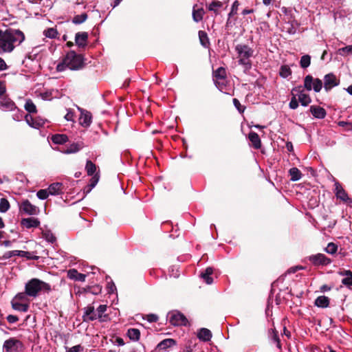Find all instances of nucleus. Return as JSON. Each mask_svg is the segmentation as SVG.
<instances>
[{
    "label": "nucleus",
    "mask_w": 352,
    "mask_h": 352,
    "mask_svg": "<svg viewBox=\"0 0 352 352\" xmlns=\"http://www.w3.org/2000/svg\"><path fill=\"white\" fill-rule=\"evenodd\" d=\"M25 38L20 30L10 28L5 31L0 30V54L12 52L24 41Z\"/></svg>",
    "instance_id": "obj_1"
},
{
    "label": "nucleus",
    "mask_w": 352,
    "mask_h": 352,
    "mask_svg": "<svg viewBox=\"0 0 352 352\" xmlns=\"http://www.w3.org/2000/svg\"><path fill=\"white\" fill-rule=\"evenodd\" d=\"M84 65V58L80 55L77 54L74 51H69L62 62L59 63L56 66L58 72H63L67 68L71 70L80 69Z\"/></svg>",
    "instance_id": "obj_2"
},
{
    "label": "nucleus",
    "mask_w": 352,
    "mask_h": 352,
    "mask_svg": "<svg viewBox=\"0 0 352 352\" xmlns=\"http://www.w3.org/2000/svg\"><path fill=\"white\" fill-rule=\"evenodd\" d=\"M235 51L237 53L239 65L243 67L245 73H248L252 68L250 58L253 56L254 50L248 45L239 44L236 45Z\"/></svg>",
    "instance_id": "obj_3"
},
{
    "label": "nucleus",
    "mask_w": 352,
    "mask_h": 352,
    "mask_svg": "<svg viewBox=\"0 0 352 352\" xmlns=\"http://www.w3.org/2000/svg\"><path fill=\"white\" fill-rule=\"evenodd\" d=\"M50 285L38 278H32L25 285V290L29 297L36 298L41 291H50Z\"/></svg>",
    "instance_id": "obj_4"
},
{
    "label": "nucleus",
    "mask_w": 352,
    "mask_h": 352,
    "mask_svg": "<svg viewBox=\"0 0 352 352\" xmlns=\"http://www.w3.org/2000/svg\"><path fill=\"white\" fill-rule=\"evenodd\" d=\"M167 318L173 326H186L188 322L186 316L177 311H170L167 315Z\"/></svg>",
    "instance_id": "obj_5"
},
{
    "label": "nucleus",
    "mask_w": 352,
    "mask_h": 352,
    "mask_svg": "<svg viewBox=\"0 0 352 352\" xmlns=\"http://www.w3.org/2000/svg\"><path fill=\"white\" fill-rule=\"evenodd\" d=\"M308 259L315 266H327L332 262L331 258L321 253L311 255Z\"/></svg>",
    "instance_id": "obj_6"
},
{
    "label": "nucleus",
    "mask_w": 352,
    "mask_h": 352,
    "mask_svg": "<svg viewBox=\"0 0 352 352\" xmlns=\"http://www.w3.org/2000/svg\"><path fill=\"white\" fill-rule=\"evenodd\" d=\"M335 186V195L337 199L342 200V201L347 203L351 207H352V199H351L346 192L344 190L341 184L336 182Z\"/></svg>",
    "instance_id": "obj_7"
},
{
    "label": "nucleus",
    "mask_w": 352,
    "mask_h": 352,
    "mask_svg": "<svg viewBox=\"0 0 352 352\" xmlns=\"http://www.w3.org/2000/svg\"><path fill=\"white\" fill-rule=\"evenodd\" d=\"M20 210L28 215H37L40 212L39 208L32 204L28 199L21 202Z\"/></svg>",
    "instance_id": "obj_8"
},
{
    "label": "nucleus",
    "mask_w": 352,
    "mask_h": 352,
    "mask_svg": "<svg viewBox=\"0 0 352 352\" xmlns=\"http://www.w3.org/2000/svg\"><path fill=\"white\" fill-rule=\"evenodd\" d=\"M339 85V80L337 79L336 76L332 74H328L324 77V88L327 91H329L333 87Z\"/></svg>",
    "instance_id": "obj_9"
},
{
    "label": "nucleus",
    "mask_w": 352,
    "mask_h": 352,
    "mask_svg": "<svg viewBox=\"0 0 352 352\" xmlns=\"http://www.w3.org/2000/svg\"><path fill=\"white\" fill-rule=\"evenodd\" d=\"M292 94L296 93V94L298 96V100L304 107L309 105L311 102L309 96L302 92L301 87H294L292 89Z\"/></svg>",
    "instance_id": "obj_10"
},
{
    "label": "nucleus",
    "mask_w": 352,
    "mask_h": 352,
    "mask_svg": "<svg viewBox=\"0 0 352 352\" xmlns=\"http://www.w3.org/2000/svg\"><path fill=\"white\" fill-rule=\"evenodd\" d=\"M17 109L15 103L9 98L3 97L0 100V109L4 111H14Z\"/></svg>",
    "instance_id": "obj_11"
},
{
    "label": "nucleus",
    "mask_w": 352,
    "mask_h": 352,
    "mask_svg": "<svg viewBox=\"0 0 352 352\" xmlns=\"http://www.w3.org/2000/svg\"><path fill=\"white\" fill-rule=\"evenodd\" d=\"M81 114L79 118V124L83 127H88L91 123V114L90 112L80 107L78 108Z\"/></svg>",
    "instance_id": "obj_12"
},
{
    "label": "nucleus",
    "mask_w": 352,
    "mask_h": 352,
    "mask_svg": "<svg viewBox=\"0 0 352 352\" xmlns=\"http://www.w3.org/2000/svg\"><path fill=\"white\" fill-rule=\"evenodd\" d=\"M88 33L86 32H77L75 35V43L79 47H85L87 45Z\"/></svg>",
    "instance_id": "obj_13"
},
{
    "label": "nucleus",
    "mask_w": 352,
    "mask_h": 352,
    "mask_svg": "<svg viewBox=\"0 0 352 352\" xmlns=\"http://www.w3.org/2000/svg\"><path fill=\"white\" fill-rule=\"evenodd\" d=\"M21 224L23 227L30 229L40 226V221L36 218L30 217L22 219Z\"/></svg>",
    "instance_id": "obj_14"
},
{
    "label": "nucleus",
    "mask_w": 352,
    "mask_h": 352,
    "mask_svg": "<svg viewBox=\"0 0 352 352\" xmlns=\"http://www.w3.org/2000/svg\"><path fill=\"white\" fill-rule=\"evenodd\" d=\"M25 120L27 124L32 128L38 129L45 124V121L42 119L37 120L34 118L32 116L27 114L25 116Z\"/></svg>",
    "instance_id": "obj_15"
},
{
    "label": "nucleus",
    "mask_w": 352,
    "mask_h": 352,
    "mask_svg": "<svg viewBox=\"0 0 352 352\" xmlns=\"http://www.w3.org/2000/svg\"><path fill=\"white\" fill-rule=\"evenodd\" d=\"M84 146L85 144L82 142H74L69 144L63 153L65 154L76 153L80 151Z\"/></svg>",
    "instance_id": "obj_16"
},
{
    "label": "nucleus",
    "mask_w": 352,
    "mask_h": 352,
    "mask_svg": "<svg viewBox=\"0 0 352 352\" xmlns=\"http://www.w3.org/2000/svg\"><path fill=\"white\" fill-rule=\"evenodd\" d=\"M300 26V23L295 19L286 23V26L284 28L287 33L290 35L295 34Z\"/></svg>",
    "instance_id": "obj_17"
},
{
    "label": "nucleus",
    "mask_w": 352,
    "mask_h": 352,
    "mask_svg": "<svg viewBox=\"0 0 352 352\" xmlns=\"http://www.w3.org/2000/svg\"><path fill=\"white\" fill-rule=\"evenodd\" d=\"M310 112L311 114L318 119H322L326 116V111L322 107L318 106H311Z\"/></svg>",
    "instance_id": "obj_18"
},
{
    "label": "nucleus",
    "mask_w": 352,
    "mask_h": 352,
    "mask_svg": "<svg viewBox=\"0 0 352 352\" xmlns=\"http://www.w3.org/2000/svg\"><path fill=\"white\" fill-rule=\"evenodd\" d=\"M21 342L14 338H10L4 342L3 349L7 351H12L17 349V345Z\"/></svg>",
    "instance_id": "obj_19"
},
{
    "label": "nucleus",
    "mask_w": 352,
    "mask_h": 352,
    "mask_svg": "<svg viewBox=\"0 0 352 352\" xmlns=\"http://www.w3.org/2000/svg\"><path fill=\"white\" fill-rule=\"evenodd\" d=\"M50 195H58L63 193V184L56 182L50 184L47 188Z\"/></svg>",
    "instance_id": "obj_20"
},
{
    "label": "nucleus",
    "mask_w": 352,
    "mask_h": 352,
    "mask_svg": "<svg viewBox=\"0 0 352 352\" xmlns=\"http://www.w3.org/2000/svg\"><path fill=\"white\" fill-rule=\"evenodd\" d=\"M197 338L201 341L208 342L212 338V333L208 329L201 328L197 333Z\"/></svg>",
    "instance_id": "obj_21"
},
{
    "label": "nucleus",
    "mask_w": 352,
    "mask_h": 352,
    "mask_svg": "<svg viewBox=\"0 0 352 352\" xmlns=\"http://www.w3.org/2000/svg\"><path fill=\"white\" fill-rule=\"evenodd\" d=\"M68 277L71 279L78 280V281H85L86 275L84 274H81L78 272V271L75 269L69 270L68 271Z\"/></svg>",
    "instance_id": "obj_22"
},
{
    "label": "nucleus",
    "mask_w": 352,
    "mask_h": 352,
    "mask_svg": "<svg viewBox=\"0 0 352 352\" xmlns=\"http://www.w3.org/2000/svg\"><path fill=\"white\" fill-rule=\"evenodd\" d=\"M107 309V306L106 305H100L96 309V315L100 322L107 321L108 319V315L104 314Z\"/></svg>",
    "instance_id": "obj_23"
},
{
    "label": "nucleus",
    "mask_w": 352,
    "mask_h": 352,
    "mask_svg": "<svg viewBox=\"0 0 352 352\" xmlns=\"http://www.w3.org/2000/svg\"><path fill=\"white\" fill-rule=\"evenodd\" d=\"M12 307L16 311L21 312H26L28 310L29 305L28 303H24L19 301H16L15 300H12Z\"/></svg>",
    "instance_id": "obj_24"
},
{
    "label": "nucleus",
    "mask_w": 352,
    "mask_h": 352,
    "mask_svg": "<svg viewBox=\"0 0 352 352\" xmlns=\"http://www.w3.org/2000/svg\"><path fill=\"white\" fill-rule=\"evenodd\" d=\"M314 305L318 307L326 308L329 305V298L325 296H318L314 302Z\"/></svg>",
    "instance_id": "obj_25"
},
{
    "label": "nucleus",
    "mask_w": 352,
    "mask_h": 352,
    "mask_svg": "<svg viewBox=\"0 0 352 352\" xmlns=\"http://www.w3.org/2000/svg\"><path fill=\"white\" fill-rule=\"evenodd\" d=\"M249 140L252 142L254 148H260L261 146V142L258 135L253 131L249 133Z\"/></svg>",
    "instance_id": "obj_26"
},
{
    "label": "nucleus",
    "mask_w": 352,
    "mask_h": 352,
    "mask_svg": "<svg viewBox=\"0 0 352 352\" xmlns=\"http://www.w3.org/2000/svg\"><path fill=\"white\" fill-rule=\"evenodd\" d=\"M84 317L86 318L85 320L94 321L98 319L96 315V310L95 311L94 307H87L85 308Z\"/></svg>",
    "instance_id": "obj_27"
},
{
    "label": "nucleus",
    "mask_w": 352,
    "mask_h": 352,
    "mask_svg": "<svg viewBox=\"0 0 352 352\" xmlns=\"http://www.w3.org/2000/svg\"><path fill=\"white\" fill-rule=\"evenodd\" d=\"M223 7V3L219 1H213L208 5L209 11L213 12L216 15L220 13L219 10Z\"/></svg>",
    "instance_id": "obj_28"
},
{
    "label": "nucleus",
    "mask_w": 352,
    "mask_h": 352,
    "mask_svg": "<svg viewBox=\"0 0 352 352\" xmlns=\"http://www.w3.org/2000/svg\"><path fill=\"white\" fill-rule=\"evenodd\" d=\"M51 140L56 144H63L69 140L67 135L65 134H55L52 136Z\"/></svg>",
    "instance_id": "obj_29"
},
{
    "label": "nucleus",
    "mask_w": 352,
    "mask_h": 352,
    "mask_svg": "<svg viewBox=\"0 0 352 352\" xmlns=\"http://www.w3.org/2000/svg\"><path fill=\"white\" fill-rule=\"evenodd\" d=\"M195 7L196 6L192 9V19L195 22L198 23L203 19L205 12L202 8L196 9Z\"/></svg>",
    "instance_id": "obj_30"
},
{
    "label": "nucleus",
    "mask_w": 352,
    "mask_h": 352,
    "mask_svg": "<svg viewBox=\"0 0 352 352\" xmlns=\"http://www.w3.org/2000/svg\"><path fill=\"white\" fill-rule=\"evenodd\" d=\"M213 273V270L212 267H207L204 272L201 274V277L204 280V281L210 285L213 282L212 278L210 276Z\"/></svg>",
    "instance_id": "obj_31"
},
{
    "label": "nucleus",
    "mask_w": 352,
    "mask_h": 352,
    "mask_svg": "<svg viewBox=\"0 0 352 352\" xmlns=\"http://www.w3.org/2000/svg\"><path fill=\"white\" fill-rule=\"evenodd\" d=\"M176 344V342L175 340L172 338H167L162 342H160L157 344V348L162 350H166V349L175 345Z\"/></svg>",
    "instance_id": "obj_32"
},
{
    "label": "nucleus",
    "mask_w": 352,
    "mask_h": 352,
    "mask_svg": "<svg viewBox=\"0 0 352 352\" xmlns=\"http://www.w3.org/2000/svg\"><path fill=\"white\" fill-rule=\"evenodd\" d=\"M289 174L291 177L290 179L293 182L300 180L302 175L300 170L296 167L290 168L289 170Z\"/></svg>",
    "instance_id": "obj_33"
},
{
    "label": "nucleus",
    "mask_w": 352,
    "mask_h": 352,
    "mask_svg": "<svg viewBox=\"0 0 352 352\" xmlns=\"http://www.w3.org/2000/svg\"><path fill=\"white\" fill-rule=\"evenodd\" d=\"M127 335L130 340L138 341L140 339V332L138 329L131 328L128 330Z\"/></svg>",
    "instance_id": "obj_34"
},
{
    "label": "nucleus",
    "mask_w": 352,
    "mask_h": 352,
    "mask_svg": "<svg viewBox=\"0 0 352 352\" xmlns=\"http://www.w3.org/2000/svg\"><path fill=\"white\" fill-rule=\"evenodd\" d=\"M239 5H240V3H239V1H237V0H236L233 2L232 7H231V10H230V13L228 14V19L227 21V25H228V24H229L230 19L231 18V16L237 14V11H238Z\"/></svg>",
    "instance_id": "obj_35"
},
{
    "label": "nucleus",
    "mask_w": 352,
    "mask_h": 352,
    "mask_svg": "<svg viewBox=\"0 0 352 352\" xmlns=\"http://www.w3.org/2000/svg\"><path fill=\"white\" fill-rule=\"evenodd\" d=\"M29 295L27 294L26 291L25 292L18 293L13 300L16 301L28 303Z\"/></svg>",
    "instance_id": "obj_36"
},
{
    "label": "nucleus",
    "mask_w": 352,
    "mask_h": 352,
    "mask_svg": "<svg viewBox=\"0 0 352 352\" xmlns=\"http://www.w3.org/2000/svg\"><path fill=\"white\" fill-rule=\"evenodd\" d=\"M85 169L88 175H93L96 170V166L91 161L87 160L85 166Z\"/></svg>",
    "instance_id": "obj_37"
},
{
    "label": "nucleus",
    "mask_w": 352,
    "mask_h": 352,
    "mask_svg": "<svg viewBox=\"0 0 352 352\" xmlns=\"http://www.w3.org/2000/svg\"><path fill=\"white\" fill-rule=\"evenodd\" d=\"M87 19V14L86 13H82L81 14H78L74 16L72 19V23L74 24H81L84 23Z\"/></svg>",
    "instance_id": "obj_38"
},
{
    "label": "nucleus",
    "mask_w": 352,
    "mask_h": 352,
    "mask_svg": "<svg viewBox=\"0 0 352 352\" xmlns=\"http://www.w3.org/2000/svg\"><path fill=\"white\" fill-rule=\"evenodd\" d=\"M311 64V56L308 54L303 55L300 58V65L302 68H307Z\"/></svg>",
    "instance_id": "obj_39"
},
{
    "label": "nucleus",
    "mask_w": 352,
    "mask_h": 352,
    "mask_svg": "<svg viewBox=\"0 0 352 352\" xmlns=\"http://www.w3.org/2000/svg\"><path fill=\"white\" fill-rule=\"evenodd\" d=\"M43 237L48 242L53 243L56 241V237L50 230H44L42 232Z\"/></svg>",
    "instance_id": "obj_40"
},
{
    "label": "nucleus",
    "mask_w": 352,
    "mask_h": 352,
    "mask_svg": "<svg viewBox=\"0 0 352 352\" xmlns=\"http://www.w3.org/2000/svg\"><path fill=\"white\" fill-rule=\"evenodd\" d=\"M279 74L284 78H287L292 74L291 69L287 65H282L280 69Z\"/></svg>",
    "instance_id": "obj_41"
},
{
    "label": "nucleus",
    "mask_w": 352,
    "mask_h": 352,
    "mask_svg": "<svg viewBox=\"0 0 352 352\" xmlns=\"http://www.w3.org/2000/svg\"><path fill=\"white\" fill-rule=\"evenodd\" d=\"M314 78L311 75H307L304 79V87L307 91L312 89Z\"/></svg>",
    "instance_id": "obj_42"
},
{
    "label": "nucleus",
    "mask_w": 352,
    "mask_h": 352,
    "mask_svg": "<svg viewBox=\"0 0 352 352\" xmlns=\"http://www.w3.org/2000/svg\"><path fill=\"white\" fill-rule=\"evenodd\" d=\"M338 250V245L333 243H329L327 246L324 248V251L329 254H334Z\"/></svg>",
    "instance_id": "obj_43"
},
{
    "label": "nucleus",
    "mask_w": 352,
    "mask_h": 352,
    "mask_svg": "<svg viewBox=\"0 0 352 352\" xmlns=\"http://www.w3.org/2000/svg\"><path fill=\"white\" fill-rule=\"evenodd\" d=\"M43 34L47 38H55L58 35V32L56 29L51 28L45 30Z\"/></svg>",
    "instance_id": "obj_44"
},
{
    "label": "nucleus",
    "mask_w": 352,
    "mask_h": 352,
    "mask_svg": "<svg viewBox=\"0 0 352 352\" xmlns=\"http://www.w3.org/2000/svg\"><path fill=\"white\" fill-rule=\"evenodd\" d=\"M9 208H10L9 201L5 198H1L0 199V212H6L9 210Z\"/></svg>",
    "instance_id": "obj_45"
},
{
    "label": "nucleus",
    "mask_w": 352,
    "mask_h": 352,
    "mask_svg": "<svg viewBox=\"0 0 352 352\" xmlns=\"http://www.w3.org/2000/svg\"><path fill=\"white\" fill-rule=\"evenodd\" d=\"M338 53L341 56L352 55V45L340 48Z\"/></svg>",
    "instance_id": "obj_46"
},
{
    "label": "nucleus",
    "mask_w": 352,
    "mask_h": 352,
    "mask_svg": "<svg viewBox=\"0 0 352 352\" xmlns=\"http://www.w3.org/2000/svg\"><path fill=\"white\" fill-rule=\"evenodd\" d=\"M199 37L201 44L204 47H206L207 45L209 43L207 34L204 31H199Z\"/></svg>",
    "instance_id": "obj_47"
},
{
    "label": "nucleus",
    "mask_w": 352,
    "mask_h": 352,
    "mask_svg": "<svg viewBox=\"0 0 352 352\" xmlns=\"http://www.w3.org/2000/svg\"><path fill=\"white\" fill-rule=\"evenodd\" d=\"M25 109L29 113L36 112V107L31 100H28L25 104Z\"/></svg>",
    "instance_id": "obj_48"
},
{
    "label": "nucleus",
    "mask_w": 352,
    "mask_h": 352,
    "mask_svg": "<svg viewBox=\"0 0 352 352\" xmlns=\"http://www.w3.org/2000/svg\"><path fill=\"white\" fill-rule=\"evenodd\" d=\"M322 88V82L319 78H314L312 89L315 92H319Z\"/></svg>",
    "instance_id": "obj_49"
},
{
    "label": "nucleus",
    "mask_w": 352,
    "mask_h": 352,
    "mask_svg": "<svg viewBox=\"0 0 352 352\" xmlns=\"http://www.w3.org/2000/svg\"><path fill=\"white\" fill-rule=\"evenodd\" d=\"M50 195L49 191L47 189H41L39 190L37 193L36 196L39 199L45 200Z\"/></svg>",
    "instance_id": "obj_50"
},
{
    "label": "nucleus",
    "mask_w": 352,
    "mask_h": 352,
    "mask_svg": "<svg viewBox=\"0 0 352 352\" xmlns=\"http://www.w3.org/2000/svg\"><path fill=\"white\" fill-rule=\"evenodd\" d=\"M214 77L217 79H224L226 77V69L223 67L218 68L214 72Z\"/></svg>",
    "instance_id": "obj_51"
},
{
    "label": "nucleus",
    "mask_w": 352,
    "mask_h": 352,
    "mask_svg": "<svg viewBox=\"0 0 352 352\" xmlns=\"http://www.w3.org/2000/svg\"><path fill=\"white\" fill-rule=\"evenodd\" d=\"M342 283L349 288L352 286V272L348 277H345L342 280Z\"/></svg>",
    "instance_id": "obj_52"
},
{
    "label": "nucleus",
    "mask_w": 352,
    "mask_h": 352,
    "mask_svg": "<svg viewBox=\"0 0 352 352\" xmlns=\"http://www.w3.org/2000/svg\"><path fill=\"white\" fill-rule=\"evenodd\" d=\"M233 104L234 105V107L237 109V110L240 112V113H242L245 110V107H243L239 100L236 98H234L233 99Z\"/></svg>",
    "instance_id": "obj_53"
},
{
    "label": "nucleus",
    "mask_w": 352,
    "mask_h": 352,
    "mask_svg": "<svg viewBox=\"0 0 352 352\" xmlns=\"http://www.w3.org/2000/svg\"><path fill=\"white\" fill-rule=\"evenodd\" d=\"M107 289L109 294H113L116 291V287L112 280L108 282Z\"/></svg>",
    "instance_id": "obj_54"
},
{
    "label": "nucleus",
    "mask_w": 352,
    "mask_h": 352,
    "mask_svg": "<svg viewBox=\"0 0 352 352\" xmlns=\"http://www.w3.org/2000/svg\"><path fill=\"white\" fill-rule=\"evenodd\" d=\"M12 256H15V250L8 251L5 252L3 255L1 257H0V259L7 260Z\"/></svg>",
    "instance_id": "obj_55"
},
{
    "label": "nucleus",
    "mask_w": 352,
    "mask_h": 352,
    "mask_svg": "<svg viewBox=\"0 0 352 352\" xmlns=\"http://www.w3.org/2000/svg\"><path fill=\"white\" fill-rule=\"evenodd\" d=\"M289 106L292 109H296L298 107V102L296 98V96H294L292 98Z\"/></svg>",
    "instance_id": "obj_56"
},
{
    "label": "nucleus",
    "mask_w": 352,
    "mask_h": 352,
    "mask_svg": "<svg viewBox=\"0 0 352 352\" xmlns=\"http://www.w3.org/2000/svg\"><path fill=\"white\" fill-rule=\"evenodd\" d=\"M66 352H80L82 350V347L81 346V345L78 344L71 348L66 347Z\"/></svg>",
    "instance_id": "obj_57"
},
{
    "label": "nucleus",
    "mask_w": 352,
    "mask_h": 352,
    "mask_svg": "<svg viewBox=\"0 0 352 352\" xmlns=\"http://www.w3.org/2000/svg\"><path fill=\"white\" fill-rule=\"evenodd\" d=\"M16 112L13 114L12 118L14 120L20 121L23 118V113L20 111L18 109H16Z\"/></svg>",
    "instance_id": "obj_58"
},
{
    "label": "nucleus",
    "mask_w": 352,
    "mask_h": 352,
    "mask_svg": "<svg viewBox=\"0 0 352 352\" xmlns=\"http://www.w3.org/2000/svg\"><path fill=\"white\" fill-rule=\"evenodd\" d=\"M146 318L147 321L149 322H155L158 320V316L153 314L146 315Z\"/></svg>",
    "instance_id": "obj_59"
},
{
    "label": "nucleus",
    "mask_w": 352,
    "mask_h": 352,
    "mask_svg": "<svg viewBox=\"0 0 352 352\" xmlns=\"http://www.w3.org/2000/svg\"><path fill=\"white\" fill-rule=\"evenodd\" d=\"M102 287L99 285H96L92 287H90L89 289V291L94 294H98L101 292Z\"/></svg>",
    "instance_id": "obj_60"
},
{
    "label": "nucleus",
    "mask_w": 352,
    "mask_h": 352,
    "mask_svg": "<svg viewBox=\"0 0 352 352\" xmlns=\"http://www.w3.org/2000/svg\"><path fill=\"white\" fill-rule=\"evenodd\" d=\"M6 318L8 322L10 324L15 323L19 320V318L14 315H8Z\"/></svg>",
    "instance_id": "obj_61"
},
{
    "label": "nucleus",
    "mask_w": 352,
    "mask_h": 352,
    "mask_svg": "<svg viewBox=\"0 0 352 352\" xmlns=\"http://www.w3.org/2000/svg\"><path fill=\"white\" fill-rule=\"evenodd\" d=\"M98 177H97V175H94L90 180V184H89V186H91V188H94L96 185L97 184L98 182Z\"/></svg>",
    "instance_id": "obj_62"
},
{
    "label": "nucleus",
    "mask_w": 352,
    "mask_h": 352,
    "mask_svg": "<svg viewBox=\"0 0 352 352\" xmlns=\"http://www.w3.org/2000/svg\"><path fill=\"white\" fill-rule=\"evenodd\" d=\"M195 346V344H192V342L190 341L188 344L186 345L183 352H193V347Z\"/></svg>",
    "instance_id": "obj_63"
},
{
    "label": "nucleus",
    "mask_w": 352,
    "mask_h": 352,
    "mask_svg": "<svg viewBox=\"0 0 352 352\" xmlns=\"http://www.w3.org/2000/svg\"><path fill=\"white\" fill-rule=\"evenodd\" d=\"M338 125L340 126H347L349 131H352V123L344 121H340L338 122Z\"/></svg>",
    "instance_id": "obj_64"
}]
</instances>
